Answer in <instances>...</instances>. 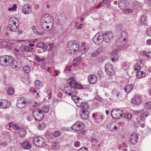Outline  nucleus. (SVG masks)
Returning a JSON list of instances; mask_svg holds the SVG:
<instances>
[{"mask_svg": "<svg viewBox=\"0 0 151 151\" xmlns=\"http://www.w3.org/2000/svg\"><path fill=\"white\" fill-rule=\"evenodd\" d=\"M97 80L96 76L94 74L90 75L88 77V81L90 84H95L97 82Z\"/></svg>", "mask_w": 151, "mask_h": 151, "instance_id": "15", "label": "nucleus"}, {"mask_svg": "<svg viewBox=\"0 0 151 151\" xmlns=\"http://www.w3.org/2000/svg\"><path fill=\"white\" fill-rule=\"evenodd\" d=\"M118 51L119 50L117 49L114 50L110 53L111 60L114 62L116 61L119 57V55L118 53Z\"/></svg>", "mask_w": 151, "mask_h": 151, "instance_id": "11", "label": "nucleus"}, {"mask_svg": "<svg viewBox=\"0 0 151 151\" xmlns=\"http://www.w3.org/2000/svg\"><path fill=\"white\" fill-rule=\"evenodd\" d=\"M92 40L94 43L97 45L101 44L104 41L102 33L98 32L95 35Z\"/></svg>", "mask_w": 151, "mask_h": 151, "instance_id": "3", "label": "nucleus"}, {"mask_svg": "<svg viewBox=\"0 0 151 151\" xmlns=\"http://www.w3.org/2000/svg\"><path fill=\"white\" fill-rule=\"evenodd\" d=\"M105 68L107 75L112 76L114 74V70L111 64L109 63L106 64L105 66Z\"/></svg>", "mask_w": 151, "mask_h": 151, "instance_id": "8", "label": "nucleus"}, {"mask_svg": "<svg viewBox=\"0 0 151 151\" xmlns=\"http://www.w3.org/2000/svg\"><path fill=\"white\" fill-rule=\"evenodd\" d=\"M14 58L10 55H3L0 57V65L6 66L12 63Z\"/></svg>", "mask_w": 151, "mask_h": 151, "instance_id": "1", "label": "nucleus"}, {"mask_svg": "<svg viewBox=\"0 0 151 151\" xmlns=\"http://www.w3.org/2000/svg\"><path fill=\"white\" fill-rule=\"evenodd\" d=\"M150 114L147 112H145L140 115V118L141 120L144 121L146 117Z\"/></svg>", "mask_w": 151, "mask_h": 151, "instance_id": "36", "label": "nucleus"}, {"mask_svg": "<svg viewBox=\"0 0 151 151\" xmlns=\"http://www.w3.org/2000/svg\"><path fill=\"white\" fill-rule=\"evenodd\" d=\"M16 132L18 133L20 137H24L27 134L26 131L24 129H19Z\"/></svg>", "mask_w": 151, "mask_h": 151, "instance_id": "26", "label": "nucleus"}, {"mask_svg": "<svg viewBox=\"0 0 151 151\" xmlns=\"http://www.w3.org/2000/svg\"><path fill=\"white\" fill-rule=\"evenodd\" d=\"M74 145L76 147H79L81 145L80 142L78 141H76L74 142Z\"/></svg>", "mask_w": 151, "mask_h": 151, "instance_id": "56", "label": "nucleus"}, {"mask_svg": "<svg viewBox=\"0 0 151 151\" xmlns=\"http://www.w3.org/2000/svg\"><path fill=\"white\" fill-rule=\"evenodd\" d=\"M81 47L83 48V51L84 52H87L88 50L89 46L88 44L84 42H82L81 44Z\"/></svg>", "mask_w": 151, "mask_h": 151, "instance_id": "28", "label": "nucleus"}, {"mask_svg": "<svg viewBox=\"0 0 151 151\" xmlns=\"http://www.w3.org/2000/svg\"><path fill=\"white\" fill-rule=\"evenodd\" d=\"M52 20V16H50L49 14L46 13L43 15L42 17L41 21H45L47 22H51Z\"/></svg>", "mask_w": 151, "mask_h": 151, "instance_id": "18", "label": "nucleus"}, {"mask_svg": "<svg viewBox=\"0 0 151 151\" xmlns=\"http://www.w3.org/2000/svg\"><path fill=\"white\" fill-rule=\"evenodd\" d=\"M38 47L42 48L44 49H46L47 48V47L46 45L42 42H41L38 43L37 45Z\"/></svg>", "mask_w": 151, "mask_h": 151, "instance_id": "38", "label": "nucleus"}, {"mask_svg": "<svg viewBox=\"0 0 151 151\" xmlns=\"http://www.w3.org/2000/svg\"><path fill=\"white\" fill-rule=\"evenodd\" d=\"M12 67L13 69H15L16 70H17L19 68V65L17 63V62H14L13 61L12 63Z\"/></svg>", "mask_w": 151, "mask_h": 151, "instance_id": "40", "label": "nucleus"}, {"mask_svg": "<svg viewBox=\"0 0 151 151\" xmlns=\"http://www.w3.org/2000/svg\"><path fill=\"white\" fill-rule=\"evenodd\" d=\"M140 69V65L137 63L134 66V70L137 72L139 71Z\"/></svg>", "mask_w": 151, "mask_h": 151, "instance_id": "42", "label": "nucleus"}, {"mask_svg": "<svg viewBox=\"0 0 151 151\" xmlns=\"http://www.w3.org/2000/svg\"><path fill=\"white\" fill-rule=\"evenodd\" d=\"M138 22L142 24L145 26L147 25V17L144 15L141 16L139 19Z\"/></svg>", "mask_w": 151, "mask_h": 151, "instance_id": "23", "label": "nucleus"}, {"mask_svg": "<svg viewBox=\"0 0 151 151\" xmlns=\"http://www.w3.org/2000/svg\"><path fill=\"white\" fill-rule=\"evenodd\" d=\"M22 147L24 149H28L31 147V145L28 140H26L22 142Z\"/></svg>", "mask_w": 151, "mask_h": 151, "instance_id": "24", "label": "nucleus"}, {"mask_svg": "<svg viewBox=\"0 0 151 151\" xmlns=\"http://www.w3.org/2000/svg\"><path fill=\"white\" fill-rule=\"evenodd\" d=\"M32 114L35 120L37 121L42 120L44 118V114L41 110L35 109L33 110Z\"/></svg>", "mask_w": 151, "mask_h": 151, "instance_id": "2", "label": "nucleus"}, {"mask_svg": "<svg viewBox=\"0 0 151 151\" xmlns=\"http://www.w3.org/2000/svg\"><path fill=\"white\" fill-rule=\"evenodd\" d=\"M121 37L120 38L123 40L124 41H126V39L128 37V34L126 31H123L121 33Z\"/></svg>", "mask_w": 151, "mask_h": 151, "instance_id": "30", "label": "nucleus"}, {"mask_svg": "<svg viewBox=\"0 0 151 151\" xmlns=\"http://www.w3.org/2000/svg\"><path fill=\"white\" fill-rule=\"evenodd\" d=\"M70 42H69L68 44L67 45V47L66 48V50L67 52L69 53L70 54H73L74 53V52H73L72 51V46L70 45Z\"/></svg>", "mask_w": 151, "mask_h": 151, "instance_id": "31", "label": "nucleus"}, {"mask_svg": "<svg viewBox=\"0 0 151 151\" xmlns=\"http://www.w3.org/2000/svg\"><path fill=\"white\" fill-rule=\"evenodd\" d=\"M16 22L13 20L10 19L9 22L8 27L11 31L16 32L19 29L18 25H16Z\"/></svg>", "mask_w": 151, "mask_h": 151, "instance_id": "10", "label": "nucleus"}, {"mask_svg": "<svg viewBox=\"0 0 151 151\" xmlns=\"http://www.w3.org/2000/svg\"><path fill=\"white\" fill-rule=\"evenodd\" d=\"M78 99V100H76V101L75 102L77 106L78 107L81 106V104H82L83 102L82 99H80V98H77Z\"/></svg>", "mask_w": 151, "mask_h": 151, "instance_id": "45", "label": "nucleus"}, {"mask_svg": "<svg viewBox=\"0 0 151 151\" xmlns=\"http://www.w3.org/2000/svg\"><path fill=\"white\" fill-rule=\"evenodd\" d=\"M23 12L24 14H28L32 12L31 7L28 4H25L22 7Z\"/></svg>", "mask_w": 151, "mask_h": 151, "instance_id": "16", "label": "nucleus"}, {"mask_svg": "<svg viewBox=\"0 0 151 151\" xmlns=\"http://www.w3.org/2000/svg\"><path fill=\"white\" fill-rule=\"evenodd\" d=\"M132 102L133 104L139 105L141 103V100L138 96L136 95L132 100Z\"/></svg>", "mask_w": 151, "mask_h": 151, "instance_id": "22", "label": "nucleus"}, {"mask_svg": "<svg viewBox=\"0 0 151 151\" xmlns=\"http://www.w3.org/2000/svg\"><path fill=\"white\" fill-rule=\"evenodd\" d=\"M10 102L8 101L4 100L0 102V107L2 109H5L9 107Z\"/></svg>", "mask_w": 151, "mask_h": 151, "instance_id": "20", "label": "nucleus"}, {"mask_svg": "<svg viewBox=\"0 0 151 151\" xmlns=\"http://www.w3.org/2000/svg\"><path fill=\"white\" fill-rule=\"evenodd\" d=\"M124 117L125 118H127L129 120H130L132 119V115L128 113H126L124 115Z\"/></svg>", "mask_w": 151, "mask_h": 151, "instance_id": "47", "label": "nucleus"}, {"mask_svg": "<svg viewBox=\"0 0 151 151\" xmlns=\"http://www.w3.org/2000/svg\"><path fill=\"white\" fill-rule=\"evenodd\" d=\"M37 61L38 62H40L41 61H43L44 60L43 58H40V57L37 56L35 57Z\"/></svg>", "mask_w": 151, "mask_h": 151, "instance_id": "61", "label": "nucleus"}, {"mask_svg": "<svg viewBox=\"0 0 151 151\" xmlns=\"http://www.w3.org/2000/svg\"><path fill=\"white\" fill-rule=\"evenodd\" d=\"M33 143L36 146L42 147L45 145V140L42 138L37 137L33 139Z\"/></svg>", "mask_w": 151, "mask_h": 151, "instance_id": "5", "label": "nucleus"}, {"mask_svg": "<svg viewBox=\"0 0 151 151\" xmlns=\"http://www.w3.org/2000/svg\"><path fill=\"white\" fill-rule=\"evenodd\" d=\"M52 147L54 149H58L60 147V144L59 143L57 142H53L52 143Z\"/></svg>", "mask_w": 151, "mask_h": 151, "instance_id": "39", "label": "nucleus"}, {"mask_svg": "<svg viewBox=\"0 0 151 151\" xmlns=\"http://www.w3.org/2000/svg\"><path fill=\"white\" fill-rule=\"evenodd\" d=\"M106 128L109 131L113 132L117 130L118 128L116 126L114 125L113 122H110L106 126Z\"/></svg>", "mask_w": 151, "mask_h": 151, "instance_id": "17", "label": "nucleus"}, {"mask_svg": "<svg viewBox=\"0 0 151 151\" xmlns=\"http://www.w3.org/2000/svg\"><path fill=\"white\" fill-rule=\"evenodd\" d=\"M24 49L25 51H31L33 48L32 47H30L29 46H26L24 47Z\"/></svg>", "mask_w": 151, "mask_h": 151, "instance_id": "53", "label": "nucleus"}, {"mask_svg": "<svg viewBox=\"0 0 151 151\" xmlns=\"http://www.w3.org/2000/svg\"><path fill=\"white\" fill-rule=\"evenodd\" d=\"M27 104L26 100L24 98H21L18 100L17 106L18 108L22 109L25 107Z\"/></svg>", "mask_w": 151, "mask_h": 151, "instance_id": "12", "label": "nucleus"}, {"mask_svg": "<svg viewBox=\"0 0 151 151\" xmlns=\"http://www.w3.org/2000/svg\"><path fill=\"white\" fill-rule=\"evenodd\" d=\"M50 108L48 106H44L42 107V110L45 113L47 112L49 110Z\"/></svg>", "mask_w": 151, "mask_h": 151, "instance_id": "44", "label": "nucleus"}, {"mask_svg": "<svg viewBox=\"0 0 151 151\" xmlns=\"http://www.w3.org/2000/svg\"><path fill=\"white\" fill-rule=\"evenodd\" d=\"M78 151H88V150L86 147H82L79 149Z\"/></svg>", "mask_w": 151, "mask_h": 151, "instance_id": "58", "label": "nucleus"}, {"mask_svg": "<svg viewBox=\"0 0 151 151\" xmlns=\"http://www.w3.org/2000/svg\"><path fill=\"white\" fill-rule=\"evenodd\" d=\"M134 85L132 84L127 85L125 86L124 90L127 93H129L132 90Z\"/></svg>", "mask_w": 151, "mask_h": 151, "instance_id": "27", "label": "nucleus"}, {"mask_svg": "<svg viewBox=\"0 0 151 151\" xmlns=\"http://www.w3.org/2000/svg\"><path fill=\"white\" fill-rule=\"evenodd\" d=\"M81 106L79 107L81 108L82 109L85 110L89 107V105L87 102H83Z\"/></svg>", "mask_w": 151, "mask_h": 151, "instance_id": "35", "label": "nucleus"}, {"mask_svg": "<svg viewBox=\"0 0 151 151\" xmlns=\"http://www.w3.org/2000/svg\"><path fill=\"white\" fill-rule=\"evenodd\" d=\"M122 110L118 108L113 109L111 112V115L113 118L115 119H119L122 116Z\"/></svg>", "mask_w": 151, "mask_h": 151, "instance_id": "4", "label": "nucleus"}, {"mask_svg": "<svg viewBox=\"0 0 151 151\" xmlns=\"http://www.w3.org/2000/svg\"><path fill=\"white\" fill-rule=\"evenodd\" d=\"M13 127L14 129H20V127L18 126L17 124H14L13 125Z\"/></svg>", "mask_w": 151, "mask_h": 151, "instance_id": "59", "label": "nucleus"}, {"mask_svg": "<svg viewBox=\"0 0 151 151\" xmlns=\"http://www.w3.org/2000/svg\"><path fill=\"white\" fill-rule=\"evenodd\" d=\"M32 29L34 31V32L36 34H37L39 35H42V33L40 32H38L35 26H32Z\"/></svg>", "mask_w": 151, "mask_h": 151, "instance_id": "41", "label": "nucleus"}, {"mask_svg": "<svg viewBox=\"0 0 151 151\" xmlns=\"http://www.w3.org/2000/svg\"><path fill=\"white\" fill-rule=\"evenodd\" d=\"M104 36V41L106 42H109L113 37L114 35L111 31L106 32L105 33H102Z\"/></svg>", "mask_w": 151, "mask_h": 151, "instance_id": "9", "label": "nucleus"}, {"mask_svg": "<svg viewBox=\"0 0 151 151\" xmlns=\"http://www.w3.org/2000/svg\"><path fill=\"white\" fill-rule=\"evenodd\" d=\"M103 50V47H100L96 52H93L92 53L91 55L92 57L97 56L100 53H101L102 51Z\"/></svg>", "mask_w": 151, "mask_h": 151, "instance_id": "29", "label": "nucleus"}, {"mask_svg": "<svg viewBox=\"0 0 151 151\" xmlns=\"http://www.w3.org/2000/svg\"><path fill=\"white\" fill-rule=\"evenodd\" d=\"M70 45L73 46L72 51L75 53L78 50L79 43L76 40H73L70 41Z\"/></svg>", "mask_w": 151, "mask_h": 151, "instance_id": "13", "label": "nucleus"}, {"mask_svg": "<svg viewBox=\"0 0 151 151\" xmlns=\"http://www.w3.org/2000/svg\"><path fill=\"white\" fill-rule=\"evenodd\" d=\"M92 143H94V144L93 145V146H94L95 145H96L98 142V140L95 138H92Z\"/></svg>", "mask_w": 151, "mask_h": 151, "instance_id": "54", "label": "nucleus"}, {"mask_svg": "<svg viewBox=\"0 0 151 151\" xmlns=\"http://www.w3.org/2000/svg\"><path fill=\"white\" fill-rule=\"evenodd\" d=\"M38 127L39 129L42 130L45 128V124L44 123L40 124L38 126Z\"/></svg>", "mask_w": 151, "mask_h": 151, "instance_id": "48", "label": "nucleus"}, {"mask_svg": "<svg viewBox=\"0 0 151 151\" xmlns=\"http://www.w3.org/2000/svg\"><path fill=\"white\" fill-rule=\"evenodd\" d=\"M7 92L9 94L12 95L14 93V90L12 88H9L7 89Z\"/></svg>", "mask_w": 151, "mask_h": 151, "instance_id": "50", "label": "nucleus"}, {"mask_svg": "<svg viewBox=\"0 0 151 151\" xmlns=\"http://www.w3.org/2000/svg\"><path fill=\"white\" fill-rule=\"evenodd\" d=\"M133 4L136 8H138L141 6L142 5L141 3L137 1H136L134 2Z\"/></svg>", "mask_w": 151, "mask_h": 151, "instance_id": "49", "label": "nucleus"}, {"mask_svg": "<svg viewBox=\"0 0 151 151\" xmlns=\"http://www.w3.org/2000/svg\"><path fill=\"white\" fill-rule=\"evenodd\" d=\"M72 99L75 102L77 100H78L77 98H79V97H77L76 96H72L71 97Z\"/></svg>", "mask_w": 151, "mask_h": 151, "instance_id": "62", "label": "nucleus"}, {"mask_svg": "<svg viewBox=\"0 0 151 151\" xmlns=\"http://www.w3.org/2000/svg\"><path fill=\"white\" fill-rule=\"evenodd\" d=\"M122 26L121 24H119L117 25L116 27V29L117 31H120L122 30Z\"/></svg>", "mask_w": 151, "mask_h": 151, "instance_id": "57", "label": "nucleus"}, {"mask_svg": "<svg viewBox=\"0 0 151 151\" xmlns=\"http://www.w3.org/2000/svg\"><path fill=\"white\" fill-rule=\"evenodd\" d=\"M138 137L137 134L134 133L131 134L129 139V141L132 145H134L137 143Z\"/></svg>", "mask_w": 151, "mask_h": 151, "instance_id": "14", "label": "nucleus"}, {"mask_svg": "<svg viewBox=\"0 0 151 151\" xmlns=\"http://www.w3.org/2000/svg\"><path fill=\"white\" fill-rule=\"evenodd\" d=\"M127 0H120L118 3V5L121 9H124L125 7L127 6L128 4Z\"/></svg>", "mask_w": 151, "mask_h": 151, "instance_id": "19", "label": "nucleus"}, {"mask_svg": "<svg viewBox=\"0 0 151 151\" xmlns=\"http://www.w3.org/2000/svg\"><path fill=\"white\" fill-rule=\"evenodd\" d=\"M60 132L58 131L55 132L54 133V136L55 137H57L59 136L60 135Z\"/></svg>", "mask_w": 151, "mask_h": 151, "instance_id": "63", "label": "nucleus"}, {"mask_svg": "<svg viewBox=\"0 0 151 151\" xmlns=\"http://www.w3.org/2000/svg\"><path fill=\"white\" fill-rule=\"evenodd\" d=\"M97 74L100 77H102L103 76V73L102 71L101 70H99L97 72Z\"/></svg>", "mask_w": 151, "mask_h": 151, "instance_id": "60", "label": "nucleus"}, {"mask_svg": "<svg viewBox=\"0 0 151 151\" xmlns=\"http://www.w3.org/2000/svg\"><path fill=\"white\" fill-rule=\"evenodd\" d=\"M70 81L69 83V84L71 86H73V85L77 82L75 80V78L73 77L70 78Z\"/></svg>", "mask_w": 151, "mask_h": 151, "instance_id": "43", "label": "nucleus"}, {"mask_svg": "<svg viewBox=\"0 0 151 151\" xmlns=\"http://www.w3.org/2000/svg\"><path fill=\"white\" fill-rule=\"evenodd\" d=\"M17 7V5L16 4H14L13 6L12 7H10L8 9L9 11H11L12 10L16 11V8Z\"/></svg>", "mask_w": 151, "mask_h": 151, "instance_id": "55", "label": "nucleus"}, {"mask_svg": "<svg viewBox=\"0 0 151 151\" xmlns=\"http://www.w3.org/2000/svg\"><path fill=\"white\" fill-rule=\"evenodd\" d=\"M145 73L142 71H139L136 74V77L137 78H140L145 76Z\"/></svg>", "mask_w": 151, "mask_h": 151, "instance_id": "34", "label": "nucleus"}, {"mask_svg": "<svg viewBox=\"0 0 151 151\" xmlns=\"http://www.w3.org/2000/svg\"><path fill=\"white\" fill-rule=\"evenodd\" d=\"M63 90H64V92L66 93H68V95L70 96H76L77 93L76 89L71 86L65 87Z\"/></svg>", "mask_w": 151, "mask_h": 151, "instance_id": "7", "label": "nucleus"}, {"mask_svg": "<svg viewBox=\"0 0 151 151\" xmlns=\"http://www.w3.org/2000/svg\"><path fill=\"white\" fill-rule=\"evenodd\" d=\"M82 58L81 57H78L74 60V61H76L78 63L80 62Z\"/></svg>", "mask_w": 151, "mask_h": 151, "instance_id": "64", "label": "nucleus"}, {"mask_svg": "<svg viewBox=\"0 0 151 151\" xmlns=\"http://www.w3.org/2000/svg\"><path fill=\"white\" fill-rule=\"evenodd\" d=\"M23 71L25 73H28L31 71V68L28 65L24 66L22 68Z\"/></svg>", "mask_w": 151, "mask_h": 151, "instance_id": "33", "label": "nucleus"}, {"mask_svg": "<svg viewBox=\"0 0 151 151\" xmlns=\"http://www.w3.org/2000/svg\"><path fill=\"white\" fill-rule=\"evenodd\" d=\"M42 24H41L42 26L43 29L45 30L46 26L48 24V23H50V22H47L45 21H41Z\"/></svg>", "mask_w": 151, "mask_h": 151, "instance_id": "46", "label": "nucleus"}, {"mask_svg": "<svg viewBox=\"0 0 151 151\" xmlns=\"http://www.w3.org/2000/svg\"><path fill=\"white\" fill-rule=\"evenodd\" d=\"M146 34L147 35L151 36V27H149L147 29Z\"/></svg>", "mask_w": 151, "mask_h": 151, "instance_id": "52", "label": "nucleus"}, {"mask_svg": "<svg viewBox=\"0 0 151 151\" xmlns=\"http://www.w3.org/2000/svg\"><path fill=\"white\" fill-rule=\"evenodd\" d=\"M73 86H71L72 87L75 88L76 89H81L82 88L83 86L81 84L78 83L77 82L76 83L74 84Z\"/></svg>", "mask_w": 151, "mask_h": 151, "instance_id": "37", "label": "nucleus"}, {"mask_svg": "<svg viewBox=\"0 0 151 151\" xmlns=\"http://www.w3.org/2000/svg\"><path fill=\"white\" fill-rule=\"evenodd\" d=\"M35 87L38 89H40L42 87V84L40 81L38 80H36L35 82Z\"/></svg>", "mask_w": 151, "mask_h": 151, "instance_id": "32", "label": "nucleus"}, {"mask_svg": "<svg viewBox=\"0 0 151 151\" xmlns=\"http://www.w3.org/2000/svg\"><path fill=\"white\" fill-rule=\"evenodd\" d=\"M88 111L83 110L81 114V117L83 119H86L88 117Z\"/></svg>", "mask_w": 151, "mask_h": 151, "instance_id": "25", "label": "nucleus"}, {"mask_svg": "<svg viewBox=\"0 0 151 151\" xmlns=\"http://www.w3.org/2000/svg\"><path fill=\"white\" fill-rule=\"evenodd\" d=\"M126 43V41H124L121 38H119L116 40L115 45L117 47H120L124 45Z\"/></svg>", "mask_w": 151, "mask_h": 151, "instance_id": "21", "label": "nucleus"}, {"mask_svg": "<svg viewBox=\"0 0 151 151\" xmlns=\"http://www.w3.org/2000/svg\"><path fill=\"white\" fill-rule=\"evenodd\" d=\"M145 107L147 109H149L151 108V102H148L145 104Z\"/></svg>", "mask_w": 151, "mask_h": 151, "instance_id": "51", "label": "nucleus"}, {"mask_svg": "<svg viewBox=\"0 0 151 151\" xmlns=\"http://www.w3.org/2000/svg\"><path fill=\"white\" fill-rule=\"evenodd\" d=\"M84 124L82 122L77 121L71 127L72 129L75 131H80L84 128Z\"/></svg>", "mask_w": 151, "mask_h": 151, "instance_id": "6", "label": "nucleus"}]
</instances>
